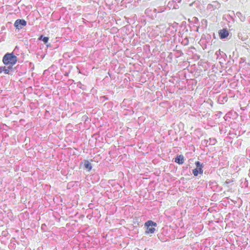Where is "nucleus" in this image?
<instances>
[{"instance_id":"nucleus-8","label":"nucleus","mask_w":250,"mask_h":250,"mask_svg":"<svg viewBox=\"0 0 250 250\" xmlns=\"http://www.w3.org/2000/svg\"><path fill=\"white\" fill-rule=\"evenodd\" d=\"M175 162L178 164H183L184 162V157L183 155H180L178 156L175 160Z\"/></svg>"},{"instance_id":"nucleus-9","label":"nucleus","mask_w":250,"mask_h":250,"mask_svg":"<svg viewBox=\"0 0 250 250\" xmlns=\"http://www.w3.org/2000/svg\"><path fill=\"white\" fill-rule=\"evenodd\" d=\"M84 166L88 171H90L92 169V165L88 161H85Z\"/></svg>"},{"instance_id":"nucleus-14","label":"nucleus","mask_w":250,"mask_h":250,"mask_svg":"<svg viewBox=\"0 0 250 250\" xmlns=\"http://www.w3.org/2000/svg\"><path fill=\"white\" fill-rule=\"evenodd\" d=\"M150 11H151V10H150V9H149V8H147V9H146V11H145V13H146V14H147V13H148Z\"/></svg>"},{"instance_id":"nucleus-6","label":"nucleus","mask_w":250,"mask_h":250,"mask_svg":"<svg viewBox=\"0 0 250 250\" xmlns=\"http://www.w3.org/2000/svg\"><path fill=\"white\" fill-rule=\"evenodd\" d=\"M181 0H170L167 4V6L169 9H177L179 6L177 3L180 2Z\"/></svg>"},{"instance_id":"nucleus-3","label":"nucleus","mask_w":250,"mask_h":250,"mask_svg":"<svg viewBox=\"0 0 250 250\" xmlns=\"http://www.w3.org/2000/svg\"><path fill=\"white\" fill-rule=\"evenodd\" d=\"M145 225L146 227L145 232L146 234L153 233L155 231L154 227H156L157 225L156 223L152 221H148L145 223Z\"/></svg>"},{"instance_id":"nucleus-13","label":"nucleus","mask_w":250,"mask_h":250,"mask_svg":"<svg viewBox=\"0 0 250 250\" xmlns=\"http://www.w3.org/2000/svg\"><path fill=\"white\" fill-rule=\"evenodd\" d=\"M233 182V181H232V180H231V181H228V180H227V181H226V182H225V183L226 184H229L230 183H231V182Z\"/></svg>"},{"instance_id":"nucleus-7","label":"nucleus","mask_w":250,"mask_h":250,"mask_svg":"<svg viewBox=\"0 0 250 250\" xmlns=\"http://www.w3.org/2000/svg\"><path fill=\"white\" fill-rule=\"evenodd\" d=\"M229 31L226 29H223L222 30H220L219 32V35L221 39H225L227 38V37L229 36Z\"/></svg>"},{"instance_id":"nucleus-10","label":"nucleus","mask_w":250,"mask_h":250,"mask_svg":"<svg viewBox=\"0 0 250 250\" xmlns=\"http://www.w3.org/2000/svg\"><path fill=\"white\" fill-rule=\"evenodd\" d=\"M236 16H237L241 21H245V17L243 16L241 13L237 12L236 13Z\"/></svg>"},{"instance_id":"nucleus-2","label":"nucleus","mask_w":250,"mask_h":250,"mask_svg":"<svg viewBox=\"0 0 250 250\" xmlns=\"http://www.w3.org/2000/svg\"><path fill=\"white\" fill-rule=\"evenodd\" d=\"M17 57L13 53H6L2 59V62H17Z\"/></svg>"},{"instance_id":"nucleus-16","label":"nucleus","mask_w":250,"mask_h":250,"mask_svg":"<svg viewBox=\"0 0 250 250\" xmlns=\"http://www.w3.org/2000/svg\"><path fill=\"white\" fill-rule=\"evenodd\" d=\"M136 1V0H135ZM136 1L139 2V1H141V0H136Z\"/></svg>"},{"instance_id":"nucleus-12","label":"nucleus","mask_w":250,"mask_h":250,"mask_svg":"<svg viewBox=\"0 0 250 250\" xmlns=\"http://www.w3.org/2000/svg\"><path fill=\"white\" fill-rule=\"evenodd\" d=\"M166 8L165 7H159L158 8V13L163 12L165 10Z\"/></svg>"},{"instance_id":"nucleus-15","label":"nucleus","mask_w":250,"mask_h":250,"mask_svg":"<svg viewBox=\"0 0 250 250\" xmlns=\"http://www.w3.org/2000/svg\"><path fill=\"white\" fill-rule=\"evenodd\" d=\"M158 8H157V9L155 8V9H154V12H155V13H158Z\"/></svg>"},{"instance_id":"nucleus-1","label":"nucleus","mask_w":250,"mask_h":250,"mask_svg":"<svg viewBox=\"0 0 250 250\" xmlns=\"http://www.w3.org/2000/svg\"><path fill=\"white\" fill-rule=\"evenodd\" d=\"M15 63H4V66H1L0 68V73L3 72L5 74H9L13 72L15 67L13 65Z\"/></svg>"},{"instance_id":"nucleus-4","label":"nucleus","mask_w":250,"mask_h":250,"mask_svg":"<svg viewBox=\"0 0 250 250\" xmlns=\"http://www.w3.org/2000/svg\"><path fill=\"white\" fill-rule=\"evenodd\" d=\"M196 168L192 170V173L195 176H198V174H203V170L202 168L203 167V165L200 163V162L197 161L195 162Z\"/></svg>"},{"instance_id":"nucleus-5","label":"nucleus","mask_w":250,"mask_h":250,"mask_svg":"<svg viewBox=\"0 0 250 250\" xmlns=\"http://www.w3.org/2000/svg\"><path fill=\"white\" fill-rule=\"evenodd\" d=\"M26 25V21L23 19H18L14 23L15 27L18 29H21L23 26H25Z\"/></svg>"},{"instance_id":"nucleus-11","label":"nucleus","mask_w":250,"mask_h":250,"mask_svg":"<svg viewBox=\"0 0 250 250\" xmlns=\"http://www.w3.org/2000/svg\"><path fill=\"white\" fill-rule=\"evenodd\" d=\"M42 41L44 42V43H46L48 40H49V38L48 37H43L42 36H41L40 38V39H42Z\"/></svg>"}]
</instances>
